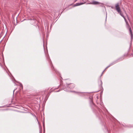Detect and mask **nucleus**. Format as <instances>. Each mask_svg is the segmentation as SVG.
<instances>
[{"instance_id":"1","label":"nucleus","mask_w":133,"mask_h":133,"mask_svg":"<svg viewBox=\"0 0 133 133\" xmlns=\"http://www.w3.org/2000/svg\"><path fill=\"white\" fill-rule=\"evenodd\" d=\"M115 9L119 13V14L124 19V20L126 23L127 25H128V26H129V24H128V22H127V20L125 18V17L121 13V11L120 9V6L119 5V3H117L115 5Z\"/></svg>"},{"instance_id":"2","label":"nucleus","mask_w":133,"mask_h":133,"mask_svg":"<svg viewBox=\"0 0 133 133\" xmlns=\"http://www.w3.org/2000/svg\"><path fill=\"white\" fill-rule=\"evenodd\" d=\"M91 4L97 5H99L101 4L100 3L96 1H93L90 3Z\"/></svg>"},{"instance_id":"3","label":"nucleus","mask_w":133,"mask_h":133,"mask_svg":"<svg viewBox=\"0 0 133 133\" xmlns=\"http://www.w3.org/2000/svg\"><path fill=\"white\" fill-rule=\"evenodd\" d=\"M85 2L84 3H77L75 4L74 5V6H77L80 5L82 4H84Z\"/></svg>"},{"instance_id":"4","label":"nucleus","mask_w":133,"mask_h":133,"mask_svg":"<svg viewBox=\"0 0 133 133\" xmlns=\"http://www.w3.org/2000/svg\"><path fill=\"white\" fill-rule=\"evenodd\" d=\"M129 30L130 33V34L131 37V38H132L133 37V34H132V31L131 30V28H129Z\"/></svg>"},{"instance_id":"5","label":"nucleus","mask_w":133,"mask_h":133,"mask_svg":"<svg viewBox=\"0 0 133 133\" xmlns=\"http://www.w3.org/2000/svg\"><path fill=\"white\" fill-rule=\"evenodd\" d=\"M99 83L100 84V87H102V81H101V80H99Z\"/></svg>"},{"instance_id":"6","label":"nucleus","mask_w":133,"mask_h":133,"mask_svg":"<svg viewBox=\"0 0 133 133\" xmlns=\"http://www.w3.org/2000/svg\"><path fill=\"white\" fill-rule=\"evenodd\" d=\"M71 85L73 86V87L72 88H74V87H75V85H74V84H71Z\"/></svg>"},{"instance_id":"7","label":"nucleus","mask_w":133,"mask_h":133,"mask_svg":"<svg viewBox=\"0 0 133 133\" xmlns=\"http://www.w3.org/2000/svg\"><path fill=\"white\" fill-rule=\"evenodd\" d=\"M91 3V2H90V3H87V4H90V3Z\"/></svg>"},{"instance_id":"8","label":"nucleus","mask_w":133,"mask_h":133,"mask_svg":"<svg viewBox=\"0 0 133 133\" xmlns=\"http://www.w3.org/2000/svg\"><path fill=\"white\" fill-rule=\"evenodd\" d=\"M111 8H112V9H113V7H111Z\"/></svg>"},{"instance_id":"9","label":"nucleus","mask_w":133,"mask_h":133,"mask_svg":"<svg viewBox=\"0 0 133 133\" xmlns=\"http://www.w3.org/2000/svg\"><path fill=\"white\" fill-rule=\"evenodd\" d=\"M76 1H77V0H76L75 1V2H76Z\"/></svg>"}]
</instances>
